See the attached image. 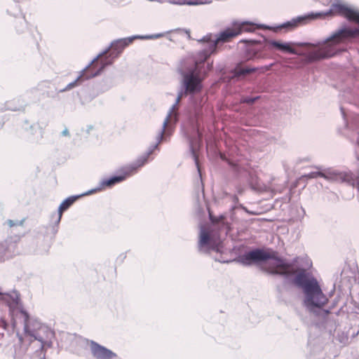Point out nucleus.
<instances>
[{"mask_svg":"<svg viewBox=\"0 0 359 359\" xmlns=\"http://www.w3.org/2000/svg\"><path fill=\"white\" fill-rule=\"evenodd\" d=\"M0 305L8 308L12 327L18 337L20 345L15 348V359H22L29 349L31 352H38L51 347L54 331L23 309L17 291L0 292Z\"/></svg>","mask_w":359,"mask_h":359,"instance_id":"1","label":"nucleus"},{"mask_svg":"<svg viewBox=\"0 0 359 359\" xmlns=\"http://www.w3.org/2000/svg\"><path fill=\"white\" fill-rule=\"evenodd\" d=\"M238 31L232 25L217 34H209L205 36L198 43L201 50L194 57L183 59L178 67L182 76V85L184 88V94H194L202 89V81L212 65H205V61L215 53L219 43H225L238 36Z\"/></svg>","mask_w":359,"mask_h":359,"instance_id":"2","label":"nucleus"},{"mask_svg":"<svg viewBox=\"0 0 359 359\" xmlns=\"http://www.w3.org/2000/svg\"><path fill=\"white\" fill-rule=\"evenodd\" d=\"M237 262L248 266L254 262H262V267L271 274L290 277L296 273L294 265L279 257L275 252H269L256 249L239 256Z\"/></svg>","mask_w":359,"mask_h":359,"instance_id":"3","label":"nucleus"},{"mask_svg":"<svg viewBox=\"0 0 359 359\" xmlns=\"http://www.w3.org/2000/svg\"><path fill=\"white\" fill-rule=\"evenodd\" d=\"M294 283L301 287L304 294V304L309 310L321 308L328 301L323 294L317 280L305 270H301L296 275Z\"/></svg>","mask_w":359,"mask_h":359,"instance_id":"4","label":"nucleus"},{"mask_svg":"<svg viewBox=\"0 0 359 359\" xmlns=\"http://www.w3.org/2000/svg\"><path fill=\"white\" fill-rule=\"evenodd\" d=\"M163 33H159L151 35H135L127 38L120 39L113 41L111 46L105 49L104 51L100 53L99 55H102L97 61L95 65L97 67L101 66L102 61H111V65L114 60L118 56V55L123 51V50L131 43L135 39H156L164 36Z\"/></svg>","mask_w":359,"mask_h":359,"instance_id":"5","label":"nucleus"},{"mask_svg":"<svg viewBox=\"0 0 359 359\" xmlns=\"http://www.w3.org/2000/svg\"><path fill=\"white\" fill-rule=\"evenodd\" d=\"M308 179L321 177L325 180L339 183H346L359 189V181L355 180L354 175L351 172H340L334 169H325L322 171L311 172L304 175Z\"/></svg>","mask_w":359,"mask_h":359,"instance_id":"6","label":"nucleus"},{"mask_svg":"<svg viewBox=\"0 0 359 359\" xmlns=\"http://www.w3.org/2000/svg\"><path fill=\"white\" fill-rule=\"evenodd\" d=\"M101 55H97V57L94 58L88 66H86L79 72V75L74 81L69 83L64 89L61 90L60 91L65 92L75 87L79 86L83 81L98 76L107 66L110 65L111 63V60L108 62L102 60L101 62V66L97 67L95 64V61H97Z\"/></svg>","mask_w":359,"mask_h":359,"instance_id":"7","label":"nucleus"},{"mask_svg":"<svg viewBox=\"0 0 359 359\" xmlns=\"http://www.w3.org/2000/svg\"><path fill=\"white\" fill-rule=\"evenodd\" d=\"M222 241L216 233L205 226L201 227L198 241V249L201 252H222Z\"/></svg>","mask_w":359,"mask_h":359,"instance_id":"8","label":"nucleus"},{"mask_svg":"<svg viewBox=\"0 0 359 359\" xmlns=\"http://www.w3.org/2000/svg\"><path fill=\"white\" fill-rule=\"evenodd\" d=\"M121 174L117 176H113L109 179H103L99 184V186L95 188L88 191L87 192L82 194L81 196H88L95 193L97 191L104 189L106 187H111L116 184L120 183L124 181L127 177L131 176L130 174H127L126 167H123L120 170Z\"/></svg>","mask_w":359,"mask_h":359,"instance_id":"9","label":"nucleus"},{"mask_svg":"<svg viewBox=\"0 0 359 359\" xmlns=\"http://www.w3.org/2000/svg\"><path fill=\"white\" fill-rule=\"evenodd\" d=\"M90 348L92 355L96 359H112L116 357V354L112 351L94 341H90Z\"/></svg>","mask_w":359,"mask_h":359,"instance_id":"10","label":"nucleus"},{"mask_svg":"<svg viewBox=\"0 0 359 359\" xmlns=\"http://www.w3.org/2000/svg\"><path fill=\"white\" fill-rule=\"evenodd\" d=\"M235 29L238 31V35L243 32H253L257 29L264 28L273 29V28L262 25L255 24L249 21H235L233 22Z\"/></svg>","mask_w":359,"mask_h":359,"instance_id":"11","label":"nucleus"},{"mask_svg":"<svg viewBox=\"0 0 359 359\" xmlns=\"http://www.w3.org/2000/svg\"><path fill=\"white\" fill-rule=\"evenodd\" d=\"M272 66L273 64L261 67H243L241 63H238L233 70V77L238 78L240 76H245V75L253 73L257 70L261 73H264L269 70Z\"/></svg>","mask_w":359,"mask_h":359,"instance_id":"12","label":"nucleus"},{"mask_svg":"<svg viewBox=\"0 0 359 359\" xmlns=\"http://www.w3.org/2000/svg\"><path fill=\"white\" fill-rule=\"evenodd\" d=\"M183 93H180L176 98L175 102L172 104L170 109L166 118H165L163 124L164 127H168L173 129L175 123L177 121V105L182 99Z\"/></svg>","mask_w":359,"mask_h":359,"instance_id":"13","label":"nucleus"},{"mask_svg":"<svg viewBox=\"0 0 359 359\" xmlns=\"http://www.w3.org/2000/svg\"><path fill=\"white\" fill-rule=\"evenodd\" d=\"M16 242L6 241L4 243H0V262L12 257L16 252Z\"/></svg>","mask_w":359,"mask_h":359,"instance_id":"14","label":"nucleus"},{"mask_svg":"<svg viewBox=\"0 0 359 359\" xmlns=\"http://www.w3.org/2000/svg\"><path fill=\"white\" fill-rule=\"evenodd\" d=\"M269 48H275L283 53L297 54V51L292 47L291 42H282L280 41L270 40L268 42Z\"/></svg>","mask_w":359,"mask_h":359,"instance_id":"15","label":"nucleus"},{"mask_svg":"<svg viewBox=\"0 0 359 359\" xmlns=\"http://www.w3.org/2000/svg\"><path fill=\"white\" fill-rule=\"evenodd\" d=\"M172 130V129L168 127H164V125L163 124L162 128L156 137V144L153 146H151L145 154L149 156L154 152V151L158 148V144L162 141L165 140L166 138L171 135Z\"/></svg>","mask_w":359,"mask_h":359,"instance_id":"16","label":"nucleus"},{"mask_svg":"<svg viewBox=\"0 0 359 359\" xmlns=\"http://www.w3.org/2000/svg\"><path fill=\"white\" fill-rule=\"evenodd\" d=\"M81 196V194L77 196H72L67 198L61 203L58 208V213L55 221L56 224L60 223L62 218V212L67 210L78 198H79Z\"/></svg>","mask_w":359,"mask_h":359,"instance_id":"17","label":"nucleus"},{"mask_svg":"<svg viewBox=\"0 0 359 359\" xmlns=\"http://www.w3.org/2000/svg\"><path fill=\"white\" fill-rule=\"evenodd\" d=\"M148 155L144 154L141 156H140L135 162L132 164L128 165L126 167L127 174H130L133 175L135 173L137 169L142 166H143L148 161Z\"/></svg>","mask_w":359,"mask_h":359,"instance_id":"18","label":"nucleus"},{"mask_svg":"<svg viewBox=\"0 0 359 359\" xmlns=\"http://www.w3.org/2000/svg\"><path fill=\"white\" fill-rule=\"evenodd\" d=\"M354 131L353 132L351 139L353 141H355L357 144V150L356 153L359 152V117H357L354 121Z\"/></svg>","mask_w":359,"mask_h":359,"instance_id":"19","label":"nucleus"},{"mask_svg":"<svg viewBox=\"0 0 359 359\" xmlns=\"http://www.w3.org/2000/svg\"><path fill=\"white\" fill-rule=\"evenodd\" d=\"M213 2V0H187V6H203L210 5Z\"/></svg>","mask_w":359,"mask_h":359,"instance_id":"20","label":"nucleus"},{"mask_svg":"<svg viewBox=\"0 0 359 359\" xmlns=\"http://www.w3.org/2000/svg\"><path fill=\"white\" fill-rule=\"evenodd\" d=\"M189 144H190V149H191V154H192V156H193V158L194 159L195 163H196V167L198 168V171L200 173L201 170H200V168H199L198 157H197V156L196 154V151H195V149H196V141L190 140Z\"/></svg>","mask_w":359,"mask_h":359,"instance_id":"21","label":"nucleus"},{"mask_svg":"<svg viewBox=\"0 0 359 359\" xmlns=\"http://www.w3.org/2000/svg\"><path fill=\"white\" fill-rule=\"evenodd\" d=\"M168 3L173 5L184 6L187 5V0H165Z\"/></svg>","mask_w":359,"mask_h":359,"instance_id":"22","label":"nucleus"},{"mask_svg":"<svg viewBox=\"0 0 359 359\" xmlns=\"http://www.w3.org/2000/svg\"><path fill=\"white\" fill-rule=\"evenodd\" d=\"M257 97H245L242 100L243 102L248 103V104H252L255 102V100H257Z\"/></svg>","mask_w":359,"mask_h":359,"instance_id":"23","label":"nucleus"},{"mask_svg":"<svg viewBox=\"0 0 359 359\" xmlns=\"http://www.w3.org/2000/svg\"><path fill=\"white\" fill-rule=\"evenodd\" d=\"M23 223V220L18 222H14L13 220H11V219H8L7 221V224H8L9 226L11 227H13L14 226H16V225H22Z\"/></svg>","mask_w":359,"mask_h":359,"instance_id":"24","label":"nucleus"},{"mask_svg":"<svg viewBox=\"0 0 359 359\" xmlns=\"http://www.w3.org/2000/svg\"><path fill=\"white\" fill-rule=\"evenodd\" d=\"M8 326L9 325L7 324L5 320H0V327H1L4 330H8Z\"/></svg>","mask_w":359,"mask_h":359,"instance_id":"25","label":"nucleus"},{"mask_svg":"<svg viewBox=\"0 0 359 359\" xmlns=\"http://www.w3.org/2000/svg\"><path fill=\"white\" fill-rule=\"evenodd\" d=\"M62 135H64V136L67 135L69 134V131H68V130H67V128H65V129L62 131Z\"/></svg>","mask_w":359,"mask_h":359,"instance_id":"26","label":"nucleus"},{"mask_svg":"<svg viewBox=\"0 0 359 359\" xmlns=\"http://www.w3.org/2000/svg\"><path fill=\"white\" fill-rule=\"evenodd\" d=\"M22 20L23 21V26H22V27H23V28H24V27H26V24H25V18H22Z\"/></svg>","mask_w":359,"mask_h":359,"instance_id":"27","label":"nucleus"},{"mask_svg":"<svg viewBox=\"0 0 359 359\" xmlns=\"http://www.w3.org/2000/svg\"><path fill=\"white\" fill-rule=\"evenodd\" d=\"M257 189H258L259 190H260V191H266V187H265L264 188H263V189H262V188H261V187H259V188H257Z\"/></svg>","mask_w":359,"mask_h":359,"instance_id":"28","label":"nucleus"},{"mask_svg":"<svg viewBox=\"0 0 359 359\" xmlns=\"http://www.w3.org/2000/svg\"><path fill=\"white\" fill-rule=\"evenodd\" d=\"M358 159L359 160V156L358 155Z\"/></svg>","mask_w":359,"mask_h":359,"instance_id":"29","label":"nucleus"}]
</instances>
